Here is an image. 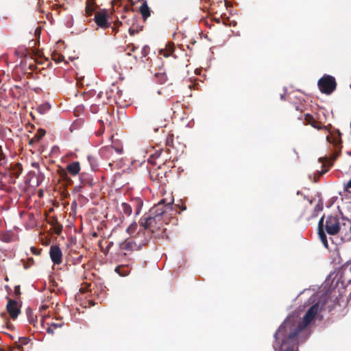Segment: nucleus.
Instances as JSON below:
<instances>
[{
	"mask_svg": "<svg viewBox=\"0 0 351 351\" xmlns=\"http://www.w3.org/2000/svg\"><path fill=\"white\" fill-rule=\"evenodd\" d=\"M326 300L318 301L307 310L302 320L298 314L289 315L283 322L278 326L274 334L272 344L275 351H299V339L306 340L311 335V330L305 328L313 322L316 318L323 319L318 313L324 309Z\"/></svg>",
	"mask_w": 351,
	"mask_h": 351,
	"instance_id": "1",
	"label": "nucleus"
},
{
	"mask_svg": "<svg viewBox=\"0 0 351 351\" xmlns=\"http://www.w3.org/2000/svg\"><path fill=\"white\" fill-rule=\"evenodd\" d=\"M156 223V220L154 219V216H152L149 213L143 215L140 220L139 224L142 229L138 232V235L140 236L141 233L145 236L144 240L138 244L137 250H139L141 246H144L148 243L151 238L150 227L153 223Z\"/></svg>",
	"mask_w": 351,
	"mask_h": 351,
	"instance_id": "2",
	"label": "nucleus"
},
{
	"mask_svg": "<svg viewBox=\"0 0 351 351\" xmlns=\"http://www.w3.org/2000/svg\"><path fill=\"white\" fill-rule=\"evenodd\" d=\"M319 90L326 95H330L337 87L335 77L325 74L317 82Z\"/></svg>",
	"mask_w": 351,
	"mask_h": 351,
	"instance_id": "3",
	"label": "nucleus"
},
{
	"mask_svg": "<svg viewBox=\"0 0 351 351\" xmlns=\"http://www.w3.org/2000/svg\"><path fill=\"white\" fill-rule=\"evenodd\" d=\"M325 231L329 235H335L340 231L339 219L337 216L329 215L325 222Z\"/></svg>",
	"mask_w": 351,
	"mask_h": 351,
	"instance_id": "4",
	"label": "nucleus"
},
{
	"mask_svg": "<svg viewBox=\"0 0 351 351\" xmlns=\"http://www.w3.org/2000/svg\"><path fill=\"white\" fill-rule=\"evenodd\" d=\"M49 256L54 265H60L62 261V252L57 245H52L49 248Z\"/></svg>",
	"mask_w": 351,
	"mask_h": 351,
	"instance_id": "5",
	"label": "nucleus"
},
{
	"mask_svg": "<svg viewBox=\"0 0 351 351\" xmlns=\"http://www.w3.org/2000/svg\"><path fill=\"white\" fill-rule=\"evenodd\" d=\"M6 310L10 314L12 319H15L18 317L21 313L20 306L18 302L12 299L8 298V302L6 305Z\"/></svg>",
	"mask_w": 351,
	"mask_h": 351,
	"instance_id": "6",
	"label": "nucleus"
},
{
	"mask_svg": "<svg viewBox=\"0 0 351 351\" xmlns=\"http://www.w3.org/2000/svg\"><path fill=\"white\" fill-rule=\"evenodd\" d=\"M94 21L95 23L102 29H106L110 25V23L108 20V15L106 12L97 13L95 15Z\"/></svg>",
	"mask_w": 351,
	"mask_h": 351,
	"instance_id": "7",
	"label": "nucleus"
},
{
	"mask_svg": "<svg viewBox=\"0 0 351 351\" xmlns=\"http://www.w3.org/2000/svg\"><path fill=\"white\" fill-rule=\"evenodd\" d=\"M137 1L143 2L142 5L139 7V12L143 21H145L150 16L152 11L148 6L147 0H138Z\"/></svg>",
	"mask_w": 351,
	"mask_h": 351,
	"instance_id": "8",
	"label": "nucleus"
},
{
	"mask_svg": "<svg viewBox=\"0 0 351 351\" xmlns=\"http://www.w3.org/2000/svg\"><path fill=\"white\" fill-rule=\"evenodd\" d=\"M47 222L52 227L53 230L57 234H60L62 230V226L58 222L56 217H51L47 219Z\"/></svg>",
	"mask_w": 351,
	"mask_h": 351,
	"instance_id": "9",
	"label": "nucleus"
},
{
	"mask_svg": "<svg viewBox=\"0 0 351 351\" xmlns=\"http://www.w3.org/2000/svg\"><path fill=\"white\" fill-rule=\"evenodd\" d=\"M66 171L71 176H76L80 171V165L77 161H74L66 166Z\"/></svg>",
	"mask_w": 351,
	"mask_h": 351,
	"instance_id": "10",
	"label": "nucleus"
},
{
	"mask_svg": "<svg viewBox=\"0 0 351 351\" xmlns=\"http://www.w3.org/2000/svg\"><path fill=\"white\" fill-rule=\"evenodd\" d=\"M132 206L135 210V216L140 214L143 206V201L141 197H135L132 199Z\"/></svg>",
	"mask_w": 351,
	"mask_h": 351,
	"instance_id": "11",
	"label": "nucleus"
},
{
	"mask_svg": "<svg viewBox=\"0 0 351 351\" xmlns=\"http://www.w3.org/2000/svg\"><path fill=\"white\" fill-rule=\"evenodd\" d=\"M114 271L120 276H127L130 272V268L128 265H121L115 267Z\"/></svg>",
	"mask_w": 351,
	"mask_h": 351,
	"instance_id": "12",
	"label": "nucleus"
},
{
	"mask_svg": "<svg viewBox=\"0 0 351 351\" xmlns=\"http://www.w3.org/2000/svg\"><path fill=\"white\" fill-rule=\"evenodd\" d=\"M165 209L163 207H160V206H155L149 209V213L152 215L154 216V219L157 220L158 217H161L165 213Z\"/></svg>",
	"mask_w": 351,
	"mask_h": 351,
	"instance_id": "13",
	"label": "nucleus"
},
{
	"mask_svg": "<svg viewBox=\"0 0 351 351\" xmlns=\"http://www.w3.org/2000/svg\"><path fill=\"white\" fill-rule=\"evenodd\" d=\"M11 174L15 178H17L21 174L23 171V167L21 163H15L10 167Z\"/></svg>",
	"mask_w": 351,
	"mask_h": 351,
	"instance_id": "14",
	"label": "nucleus"
},
{
	"mask_svg": "<svg viewBox=\"0 0 351 351\" xmlns=\"http://www.w3.org/2000/svg\"><path fill=\"white\" fill-rule=\"evenodd\" d=\"M304 120L307 124H310L314 128H316L318 130L321 129L319 124L315 121V120L314 119L313 116L311 115L310 114L307 113L304 115Z\"/></svg>",
	"mask_w": 351,
	"mask_h": 351,
	"instance_id": "15",
	"label": "nucleus"
},
{
	"mask_svg": "<svg viewBox=\"0 0 351 351\" xmlns=\"http://www.w3.org/2000/svg\"><path fill=\"white\" fill-rule=\"evenodd\" d=\"M134 245H137L136 241L126 239L125 241L121 243V248L125 250H132Z\"/></svg>",
	"mask_w": 351,
	"mask_h": 351,
	"instance_id": "16",
	"label": "nucleus"
},
{
	"mask_svg": "<svg viewBox=\"0 0 351 351\" xmlns=\"http://www.w3.org/2000/svg\"><path fill=\"white\" fill-rule=\"evenodd\" d=\"M317 196L319 197V201L316 206H315L313 213H312V217H315L317 216L318 213L321 212L323 210V202L322 200V198L320 197L321 195L320 193H318Z\"/></svg>",
	"mask_w": 351,
	"mask_h": 351,
	"instance_id": "17",
	"label": "nucleus"
},
{
	"mask_svg": "<svg viewBox=\"0 0 351 351\" xmlns=\"http://www.w3.org/2000/svg\"><path fill=\"white\" fill-rule=\"evenodd\" d=\"M46 134L44 129L40 128L38 130L34 137L30 140L29 143L32 144L33 142H38Z\"/></svg>",
	"mask_w": 351,
	"mask_h": 351,
	"instance_id": "18",
	"label": "nucleus"
},
{
	"mask_svg": "<svg viewBox=\"0 0 351 351\" xmlns=\"http://www.w3.org/2000/svg\"><path fill=\"white\" fill-rule=\"evenodd\" d=\"M326 233L327 232L325 230L317 231V234H318L319 238L321 240L323 245L326 249H328V239H327Z\"/></svg>",
	"mask_w": 351,
	"mask_h": 351,
	"instance_id": "19",
	"label": "nucleus"
},
{
	"mask_svg": "<svg viewBox=\"0 0 351 351\" xmlns=\"http://www.w3.org/2000/svg\"><path fill=\"white\" fill-rule=\"evenodd\" d=\"M123 212L125 215L130 216L132 213V206L126 203L123 202L121 205Z\"/></svg>",
	"mask_w": 351,
	"mask_h": 351,
	"instance_id": "20",
	"label": "nucleus"
},
{
	"mask_svg": "<svg viewBox=\"0 0 351 351\" xmlns=\"http://www.w3.org/2000/svg\"><path fill=\"white\" fill-rule=\"evenodd\" d=\"M87 159L90 165L91 169L93 171H95L98 166L97 158L93 156L89 155L87 156Z\"/></svg>",
	"mask_w": 351,
	"mask_h": 351,
	"instance_id": "21",
	"label": "nucleus"
},
{
	"mask_svg": "<svg viewBox=\"0 0 351 351\" xmlns=\"http://www.w3.org/2000/svg\"><path fill=\"white\" fill-rule=\"evenodd\" d=\"M51 108V105L49 103H45L38 106L37 110L40 114L46 113Z\"/></svg>",
	"mask_w": 351,
	"mask_h": 351,
	"instance_id": "22",
	"label": "nucleus"
},
{
	"mask_svg": "<svg viewBox=\"0 0 351 351\" xmlns=\"http://www.w3.org/2000/svg\"><path fill=\"white\" fill-rule=\"evenodd\" d=\"M143 25H135L134 27H130L129 29H128V32L130 34V36H134L135 35L136 33H138L140 32L141 31L143 30Z\"/></svg>",
	"mask_w": 351,
	"mask_h": 351,
	"instance_id": "23",
	"label": "nucleus"
},
{
	"mask_svg": "<svg viewBox=\"0 0 351 351\" xmlns=\"http://www.w3.org/2000/svg\"><path fill=\"white\" fill-rule=\"evenodd\" d=\"M86 177H87L86 175L81 174L80 176V182L84 184H88L89 186H91L93 185L92 179H90L89 178H86Z\"/></svg>",
	"mask_w": 351,
	"mask_h": 351,
	"instance_id": "24",
	"label": "nucleus"
},
{
	"mask_svg": "<svg viewBox=\"0 0 351 351\" xmlns=\"http://www.w3.org/2000/svg\"><path fill=\"white\" fill-rule=\"evenodd\" d=\"M60 176L64 181H65L68 184H71L72 182L71 179L69 178L67 175V172L63 169H62L60 172Z\"/></svg>",
	"mask_w": 351,
	"mask_h": 351,
	"instance_id": "25",
	"label": "nucleus"
},
{
	"mask_svg": "<svg viewBox=\"0 0 351 351\" xmlns=\"http://www.w3.org/2000/svg\"><path fill=\"white\" fill-rule=\"evenodd\" d=\"M137 227H138L137 223L136 221H134L128 227V228L126 229V232L129 234H132V233H134L135 232Z\"/></svg>",
	"mask_w": 351,
	"mask_h": 351,
	"instance_id": "26",
	"label": "nucleus"
},
{
	"mask_svg": "<svg viewBox=\"0 0 351 351\" xmlns=\"http://www.w3.org/2000/svg\"><path fill=\"white\" fill-rule=\"evenodd\" d=\"M325 230L324 215H323L318 221L317 231Z\"/></svg>",
	"mask_w": 351,
	"mask_h": 351,
	"instance_id": "27",
	"label": "nucleus"
},
{
	"mask_svg": "<svg viewBox=\"0 0 351 351\" xmlns=\"http://www.w3.org/2000/svg\"><path fill=\"white\" fill-rule=\"evenodd\" d=\"M28 321L30 324H34V319L33 317V313L31 308H28L26 310Z\"/></svg>",
	"mask_w": 351,
	"mask_h": 351,
	"instance_id": "28",
	"label": "nucleus"
},
{
	"mask_svg": "<svg viewBox=\"0 0 351 351\" xmlns=\"http://www.w3.org/2000/svg\"><path fill=\"white\" fill-rule=\"evenodd\" d=\"M19 341L21 343V346L27 345L30 339L26 337H20L19 338Z\"/></svg>",
	"mask_w": 351,
	"mask_h": 351,
	"instance_id": "29",
	"label": "nucleus"
},
{
	"mask_svg": "<svg viewBox=\"0 0 351 351\" xmlns=\"http://www.w3.org/2000/svg\"><path fill=\"white\" fill-rule=\"evenodd\" d=\"M44 178H45L44 174L42 173L41 172H39V174L38 175V177H37L36 186H39L40 184V183L43 182V180H44Z\"/></svg>",
	"mask_w": 351,
	"mask_h": 351,
	"instance_id": "30",
	"label": "nucleus"
},
{
	"mask_svg": "<svg viewBox=\"0 0 351 351\" xmlns=\"http://www.w3.org/2000/svg\"><path fill=\"white\" fill-rule=\"evenodd\" d=\"M99 122L101 123V128H100V129H99V131H98V134H97V135H101V134H102L104 132V131H105L104 123V121H103V120H101V119H99Z\"/></svg>",
	"mask_w": 351,
	"mask_h": 351,
	"instance_id": "31",
	"label": "nucleus"
},
{
	"mask_svg": "<svg viewBox=\"0 0 351 351\" xmlns=\"http://www.w3.org/2000/svg\"><path fill=\"white\" fill-rule=\"evenodd\" d=\"M149 47L147 45H145L143 48H142V51H141V53H142V56L143 57H146L149 53Z\"/></svg>",
	"mask_w": 351,
	"mask_h": 351,
	"instance_id": "32",
	"label": "nucleus"
},
{
	"mask_svg": "<svg viewBox=\"0 0 351 351\" xmlns=\"http://www.w3.org/2000/svg\"><path fill=\"white\" fill-rule=\"evenodd\" d=\"M137 21H138V16H133L132 18L131 19V26L130 27H134L135 25H138Z\"/></svg>",
	"mask_w": 351,
	"mask_h": 351,
	"instance_id": "33",
	"label": "nucleus"
},
{
	"mask_svg": "<svg viewBox=\"0 0 351 351\" xmlns=\"http://www.w3.org/2000/svg\"><path fill=\"white\" fill-rule=\"evenodd\" d=\"M351 188V179L347 182V184L344 186V191L348 193H351V191H349V189Z\"/></svg>",
	"mask_w": 351,
	"mask_h": 351,
	"instance_id": "34",
	"label": "nucleus"
},
{
	"mask_svg": "<svg viewBox=\"0 0 351 351\" xmlns=\"http://www.w3.org/2000/svg\"><path fill=\"white\" fill-rule=\"evenodd\" d=\"M30 250H31L32 252L35 255H38L40 253V250H38L34 246L31 247Z\"/></svg>",
	"mask_w": 351,
	"mask_h": 351,
	"instance_id": "35",
	"label": "nucleus"
},
{
	"mask_svg": "<svg viewBox=\"0 0 351 351\" xmlns=\"http://www.w3.org/2000/svg\"><path fill=\"white\" fill-rule=\"evenodd\" d=\"M35 36L38 38V43H40V30L39 28L35 29Z\"/></svg>",
	"mask_w": 351,
	"mask_h": 351,
	"instance_id": "36",
	"label": "nucleus"
},
{
	"mask_svg": "<svg viewBox=\"0 0 351 351\" xmlns=\"http://www.w3.org/2000/svg\"><path fill=\"white\" fill-rule=\"evenodd\" d=\"M64 59V57L62 55H58V58H54V60L56 62H60L62 61H63Z\"/></svg>",
	"mask_w": 351,
	"mask_h": 351,
	"instance_id": "37",
	"label": "nucleus"
},
{
	"mask_svg": "<svg viewBox=\"0 0 351 351\" xmlns=\"http://www.w3.org/2000/svg\"><path fill=\"white\" fill-rule=\"evenodd\" d=\"M123 11L124 12H129V11H132L134 12V9H133V7L132 6H130V5H125L124 8H123Z\"/></svg>",
	"mask_w": 351,
	"mask_h": 351,
	"instance_id": "38",
	"label": "nucleus"
},
{
	"mask_svg": "<svg viewBox=\"0 0 351 351\" xmlns=\"http://www.w3.org/2000/svg\"><path fill=\"white\" fill-rule=\"evenodd\" d=\"M62 325H63L62 323H61V324L51 323V326L54 327V328H60V327H62Z\"/></svg>",
	"mask_w": 351,
	"mask_h": 351,
	"instance_id": "39",
	"label": "nucleus"
},
{
	"mask_svg": "<svg viewBox=\"0 0 351 351\" xmlns=\"http://www.w3.org/2000/svg\"><path fill=\"white\" fill-rule=\"evenodd\" d=\"M167 90V88H163L161 90H159L157 93L158 95H164Z\"/></svg>",
	"mask_w": 351,
	"mask_h": 351,
	"instance_id": "40",
	"label": "nucleus"
},
{
	"mask_svg": "<svg viewBox=\"0 0 351 351\" xmlns=\"http://www.w3.org/2000/svg\"><path fill=\"white\" fill-rule=\"evenodd\" d=\"M14 291L16 292V294L19 295L21 294V291H20V286L19 285H16L14 287Z\"/></svg>",
	"mask_w": 351,
	"mask_h": 351,
	"instance_id": "41",
	"label": "nucleus"
},
{
	"mask_svg": "<svg viewBox=\"0 0 351 351\" xmlns=\"http://www.w3.org/2000/svg\"><path fill=\"white\" fill-rule=\"evenodd\" d=\"M173 204V199H172L171 202L167 203L165 205L166 208H171Z\"/></svg>",
	"mask_w": 351,
	"mask_h": 351,
	"instance_id": "42",
	"label": "nucleus"
},
{
	"mask_svg": "<svg viewBox=\"0 0 351 351\" xmlns=\"http://www.w3.org/2000/svg\"><path fill=\"white\" fill-rule=\"evenodd\" d=\"M52 326H49L47 328V333L49 334H53V330L51 328Z\"/></svg>",
	"mask_w": 351,
	"mask_h": 351,
	"instance_id": "43",
	"label": "nucleus"
},
{
	"mask_svg": "<svg viewBox=\"0 0 351 351\" xmlns=\"http://www.w3.org/2000/svg\"><path fill=\"white\" fill-rule=\"evenodd\" d=\"M36 69V66L35 64H29V69L32 71H34Z\"/></svg>",
	"mask_w": 351,
	"mask_h": 351,
	"instance_id": "44",
	"label": "nucleus"
},
{
	"mask_svg": "<svg viewBox=\"0 0 351 351\" xmlns=\"http://www.w3.org/2000/svg\"><path fill=\"white\" fill-rule=\"evenodd\" d=\"M4 158V154L2 152L1 147H0V161H1Z\"/></svg>",
	"mask_w": 351,
	"mask_h": 351,
	"instance_id": "45",
	"label": "nucleus"
},
{
	"mask_svg": "<svg viewBox=\"0 0 351 351\" xmlns=\"http://www.w3.org/2000/svg\"><path fill=\"white\" fill-rule=\"evenodd\" d=\"M165 204V199H161V200L158 202V204L157 205L160 206H162V205H163V204Z\"/></svg>",
	"mask_w": 351,
	"mask_h": 351,
	"instance_id": "46",
	"label": "nucleus"
},
{
	"mask_svg": "<svg viewBox=\"0 0 351 351\" xmlns=\"http://www.w3.org/2000/svg\"><path fill=\"white\" fill-rule=\"evenodd\" d=\"M128 1L129 3H130V6H132L133 7L135 5V3H136V2L134 1L133 0H128Z\"/></svg>",
	"mask_w": 351,
	"mask_h": 351,
	"instance_id": "47",
	"label": "nucleus"
},
{
	"mask_svg": "<svg viewBox=\"0 0 351 351\" xmlns=\"http://www.w3.org/2000/svg\"><path fill=\"white\" fill-rule=\"evenodd\" d=\"M77 121H74L73 123L71 125V128L75 129L76 128L75 125L77 124Z\"/></svg>",
	"mask_w": 351,
	"mask_h": 351,
	"instance_id": "48",
	"label": "nucleus"
},
{
	"mask_svg": "<svg viewBox=\"0 0 351 351\" xmlns=\"http://www.w3.org/2000/svg\"><path fill=\"white\" fill-rule=\"evenodd\" d=\"M32 166L35 168H38L39 167V164L38 162H33L32 163Z\"/></svg>",
	"mask_w": 351,
	"mask_h": 351,
	"instance_id": "49",
	"label": "nucleus"
},
{
	"mask_svg": "<svg viewBox=\"0 0 351 351\" xmlns=\"http://www.w3.org/2000/svg\"><path fill=\"white\" fill-rule=\"evenodd\" d=\"M164 95H165L167 97H173V95L171 94L168 93V90L165 92Z\"/></svg>",
	"mask_w": 351,
	"mask_h": 351,
	"instance_id": "50",
	"label": "nucleus"
},
{
	"mask_svg": "<svg viewBox=\"0 0 351 351\" xmlns=\"http://www.w3.org/2000/svg\"><path fill=\"white\" fill-rule=\"evenodd\" d=\"M328 171V168H327V169H324V170H323V171H320V172H319V173H320V175H323V174H324L326 172H327Z\"/></svg>",
	"mask_w": 351,
	"mask_h": 351,
	"instance_id": "51",
	"label": "nucleus"
},
{
	"mask_svg": "<svg viewBox=\"0 0 351 351\" xmlns=\"http://www.w3.org/2000/svg\"><path fill=\"white\" fill-rule=\"evenodd\" d=\"M31 182V178H27L26 180H25V184H29Z\"/></svg>",
	"mask_w": 351,
	"mask_h": 351,
	"instance_id": "52",
	"label": "nucleus"
},
{
	"mask_svg": "<svg viewBox=\"0 0 351 351\" xmlns=\"http://www.w3.org/2000/svg\"><path fill=\"white\" fill-rule=\"evenodd\" d=\"M115 151L117 152V153H119L121 154L122 152V149H120V148H114Z\"/></svg>",
	"mask_w": 351,
	"mask_h": 351,
	"instance_id": "53",
	"label": "nucleus"
},
{
	"mask_svg": "<svg viewBox=\"0 0 351 351\" xmlns=\"http://www.w3.org/2000/svg\"><path fill=\"white\" fill-rule=\"evenodd\" d=\"M305 291H306V289H304L303 291H300V292L298 294V295L296 296V298H295V299H297V298H298V297H299V296H300L302 293H304Z\"/></svg>",
	"mask_w": 351,
	"mask_h": 351,
	"instance_id": "54",
	"label": "nucleus"
},
{
	"mask_svg": "<svg viewBox=\"0 0 351 351\" xmlns=\"http://www.w3.org/2000/svg\"><path fill=\"white\" fill-rule=\"evenodd\" d=\"M80 189H81V186H80V185H79V186H76L75 187V191H79L80 190Z\"/></svg>",
	"mask_w": 351,
	"mask_h": 351,
	"instance_id": "55",
	"label": "nucleus"
},
{
	"mask_svg": "<svg viewBox=\"0 0 351 351\" xmlns=\"http://www.w3.org/2000/svg\"><path fill=\"white\" fill-rule=\"evenodd\" d=\"M122 25V22L120 21H118L116 23H115V25L117 26H120Z\"/></svg>",
	"mask_w": 351,
	"mask_h": 351,
	"instance_id": "56",
	"label": "nucleus"
},
{
	"mask_svg": "<svg viewBox=\"0 0 351 351\" xmlns=\"http://www.w3.org/2000/svg\"><path fill=\"white\" fill-rule=\"evenodd\" d=\"M29 176H35V172L31 171L29 172Z\"/></svg>",
	"mask_w": 351,
	"mask_h": 351,
	"instance_id": "57",
	"label": "nucleus"
},
{
	"mask_svg": "<svg viewBox=\"0 0 351 351\" xmlns=\"http://www.w3.org/2000/svg\"><path fill=\"white\" fill-rule=\"evenodd\" d=\"M96 108H97L96 106L95 107V106H92V107H91L92 112H96Z\"/></svg>",
	"mask_w": 351,
	"mask_h": 351,
	"instance_id": "58",
	"label": "nucleus"
},
{
	"mask_svg": "<svg viewBox=\"0 0 351 351\" xmlns=\"http://www.w3.org/2000/svg\"><path fill=\"white\" fill-rule=\"evenodd\" d=\"M126 23L131 26V19L127 20Z\"/></svg>",
	"mask_w": 351,
	"mask_h": 351,
	"instance_id": "59",
	"label": "nucleus"
},
{
	"mask_svg": "<svg viewBox=\"0 0 351 351\" xmlns=\"http://www.w3.org/2000/svg\"><path fill=\"white\" fill-rule=\"evenodd\" d=\"M28 261H29V262H30V263H31V264H32V263H34V259H33V258H29V259H28Z\"/></svg>",
	"mask_w": 351,
	"mask_h": 351,
	"instance_id": "60",
	"label": "nucleus"
},
{
	"mask_svg": "<svg viewBox=\"0 0 351 351\" xmlns=\"http://www.w3.org/2000/svg\"><path fill=\"white\" fill-rule=\"evenodd\" d=\"M280 99H282V100L285 99V94H281L280 95Z\"/></svg>",
	"mask_w": 351,
	"mask_h": 351,
	"instance_id": "61",
	"label": "nucleus"
},
{
	"mask_svg": "<svg viewBox=\"0 0 351 351\" xmlns=\"http://www.w3.org/2000/svg\"><path fill=\"white\" fill-rule=\"evenodd\" d=\"M319 160L320 162H324V158H320L319 159Z\"/></svg>",
	"mask_w": 351,
	"mask_h": 351,
	"instance_id": "62",
	"label": "nucleus"
},
{
	"mask_svg": "<svg viewBox=\"0 0 351 351\" xmlns=\"http://www.w3.org/2000/svg\"><path fill=\"white\" fill-rule=\"evenodd\" d=\"M135 49H136V47H134V46H132V51H135Z\"/></svg>",
	"mask_w": 351,
	"mask_h": 351,
	"instance_id": "63",
	"label": "nucleus"
},
{
	"mask_svg": "<svg viewBox=\"0 0 351 351\" xmlns=\"http://www.w3.org/2000/svg\"><path fill=\"white\" fill-rule=\"evenodd\" d=\"M236 24H237V23H236L235 21H233V22H232V25H233V26L236 25Z\"/></svg>",
	"mask_w": 351,
	"mask_h": 351,
	"instance_id": "64",
	"label": "nucleus"
}]
</instances>
